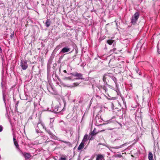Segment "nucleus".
I'll use <instances>...</instances> for the list:
<instances>
[{
    "instance_id": "f257e3e1",
    "label": "nucleus",
    "mask_w": 160,
    "mask_h": 160,
    "mask_svg": "<svg viewBox=\"0 0 160 160\" xmlns=\"http://www.w3.org/2000/svg\"><path fill=\"white\" fill-rule=\"evenodd\" d=\"M139 14L138 12H136L132 17L131 22L134 24L138 20L139 17Z\"/></svg>"
},
{
    "instance_id": "f03ea898",
    "label": "nucleus",
    "mask_w": 160,
    "mask_h": 160,
    "mask_svg": "<svg viewBox=\"0 0 160 160\" xmlns=\"http://www.w3.org/2000/svg\"><path fill=\"white\" fill-rule=\"evenodd\" d=\"M27 61H21L20 63V66L22 69L23 70H26L28 67V65L27 64Z\"/></svg>"
},
{
    "instance_id": "7ed1b4c3",
    "label": "nucleus",
    "mask_w": 160,
    "mask_h": 160,
    "mask_svg": "<svg viewBox=\"0 0 160 160\" xmlns=\"http://www.w3.org/2000/svg\"><path fill=\"white\" fill-rule=\"evenodd\" d=\"M70 51V48L68 47H65L62 48L61 52L65 53L68 52Z\"/></svg>"
},
{
    "instance_id": "20e7f679",
    "label": "nucleus",
    "mask_w": 160,
    "mask_h": 160,
    "mask_svg": "<svg viewBox=\"0 0 160 160\" xmlns=\"http://www.w3.org/2000/svg\"><path fill=\"white\" fill-rule=\"evenodd\" d=\"M71 74L75 77H78L77 79H82V75L81 73H76L75 74L71 73Z\"/></svg>"
},
{
    "instance_id": "39448f33",
    "label": "nucleus",
    "mask_w": 160,
    "mask_h": 160,
    "mask_svg": "<svg viewBox=\"0 0 160 160\" xmlns=\"http://www.w3.org/2000/svg\"><path fill=\"white\" fill-rule=\"evenodd\" d=\"M96 160H104L103 156L101 154L97 155Z\"/></svg>"
},
{
    "instance_id": "423d86ee",
    "label": "nucleus",
    "mask_w": 160,
    "mask_h": 160,
    "mask_svg": "<svg viewBox=\"0 0 160 160\" xmlns=\"http://www.w3.org/2000/svg\"><path fill=\"white\" fill-rule=\"evenodd\" d=\"M53 110L55 112H59L61 110V109L58 106H56L54 108Z\"/></svg>"
},
{
    "instance_id": "0eeeda50",
    "label": "nucleus",
    "mask_w": 160,
    "mask_h": 160,
    "mask_svg": "<svg viewBox=\"0 0 160 160\" xmlns=\"http://www.w3.org/2000/svg\"><path fill=\"white\" fill-rule=\"evenodd\" d=\"M84 143L85 142H82L80 144V145L78 146V150H81V149H82L84 146Z\"/></svg>"
},
{
    "instance_id": "6e6552de",
    "label": "nucleus",
    "mask_w": 160,
    "mask_h": 160,
    "mask_svg": "<svg viewBox=\"0 0 160 160\" xmlns=\"http://www.w3.org/2000/svg\"><path fill=\"white\" fill-rule=\"evenodd\" d=\"M38 127H39L40 128H42L44 129H46V128L44 124L42 122L38 123Z\"/></svg>"
},
{
    "instance_id": "1a4fd4ad",
    "label": "nucleus",
    "mask_w": 160,
    "mask_h": 160,
    "mask_svg": "<svg viewBox=\"0 0 160 160\" xmlns=\"http://www.w3.org/2000/svg\"><path fill=\"white\" fill-rule=\"evenodd\" d=\"M88 137V135L87 134L85 135L82 141L85 143L86 142L87 140Z\"/></svg>"
},
{
    "instance_id": "9d476101",
    "label": "nucleus",
    "mask_w": 160,
    "mask_h": 160,
    "mask_svg": "<svg viewBox=\"0 0 160 160\" xmlns=\"http://www.w3.org/2000/svg\"><path fill=\"white\" fill-rule=\"evenodd\" d=\"M148 159L149 160H152L153 155L152 153L149 152L148 154Z\"/></svg>"
},
{
    "instance_id": "9b49d317",
    "label": "nucleus",
    "mask_w": 160,
    "mask_h": 160,
    "mask_svg": "<svg viewBox=\"0 0 160 160\" xmlns=\"http://www.w3.org/2000/svg\"><path fill=\"white\" fill-rule=\"evenodd\" d=\"M13 141L15 145L16 146V147L18 148V143L17 142L15 138L13 137Z\"/></svg>"
},
{
    "instance_id": "f8f14e48",
    "label": "nucleus",
    "mask_w": 160,
    "mask_h": 160,
    "mask_svg": "<svg viewBox=\"0 0 160 160\" xmlns=\"http://www.w3.org/2000/svg\"><path fill=\"white\" fill-rule=\"evenodd\" d=\"M24 156L26 159H28L30 157V155L28 153H26L24 154Z\"/></svg>"
},
{
    "instance_id": "ddd939ff",
    "label": "nucleus",
    "mask_w": 160,
    "mask_h": 160,
    "mask_svg": "<svg viewBox=\"0 0 160 160\" xmlns=\"http://www.w3.org/2000/svg\"><path fill=\"white\" fill-rule=\"evenodd\" d=\"M47 27H48L49 26L50 24V22L49 19H48L45 23Z\"/></svg>"
},
{
    "instance_id": "4468645a",
    "label": "nucleus",
    "mask_w": 160,
    "mask_h": 160,
    "mask_svg": "<svg viewBox=\"0 0 160 160\" xmlns=\"http://www.w3.org/2000/svg\"><path fill=\"white\" fill-rule=\"evenodd\" d=\"M114 40H108L107 41V43L109 45H111L114 42Z\"/></svg>"
},
{
    "instance_id": "2eb2a0df",
    "label": "nucleus",
    "mask_w": 160,
    "mask_h": 160,
    "mask_svg": "<svg viewBox=\"0 0 160 160\" xmlns=\"http://www.w3.org/2000/svg\"><path fill=\"white\" fill-rule=\"evenodd\" d=\"M72 77H65L63 78V79L64 80H72Z\"/></svg>"
},
{
    "instance_id": "dca6fc26",
    "label": "nucleus",
    "mask_w": 160,
    "mask_h": 160,
    "mask_svg": "<svg viewBox=\"0 0 160 160\" xmlns=\"http://www.w3.org/2000/svg\"><path fill=\"white\" fill-rule=\"evenodd\" d=\"M95 129H94L93 131L91 133V135L92 136H93L95 135L97 133H95Z\"/></svg>"
},
{
    "instance_id": "f3484780",
    "label": "nucleus",
    "mask_w": 160,
    "mask_h": 160,
    "mask_svg": "<svg viewBox=\"0 0 160 160\" xmlns=\"http://www.w3.org/2000/svg\"><path fill=\"white\" fill-rule=\"evenodd\" d=\"M111 121L110 120H108V121H106L105 122V123H103L102 124L103 125H105L107 124H108L109 123H110L111 122Z\"/></svg>"
},
{
    "instance_id": "a211bd4d",
    "label": "nucleus",
    "mask_w": 160,
    "mask_h": 160,
    "mask_svg": "<svg viewBox=\"0 0 160 160\" xmlns=\"http://www.w3.org/2000/svg\"><path fill=\"white\" fill-rule=\"evenodd\" d=\"M124 145H125L124 144H123L120 146H116L115 148L116 149H118V148H122Z\"/></svg>"
},
{
    "instance_id": "6ab92c4d",
    "label": "nucleus",
    "mask_w": 160,
    "mask_h": 160,
    "mask_svg": "<svg viewBox=\"0 0 160 160\" xmlns=\"http://www.w3.org/2000/svg\"><path fill=\"white\" fill-rule=\"evenodd\" d=\"M112 79L113 80V81H114V82H115V83L116 84L117 79H116V78L114 77H112Z\"/></svg>"
},
{
    "instance_id": "aec40b11",
    "label": "nucleus",
    "mask_w": 160,
    "mask_h": 160,
    "mask_svg": "<svg viewBox=\"0 0 160 160\" xmlns=\"http://www.w3.org/2000/svg\"><path fill=\"white\" fill-rule=\"evenodd\" d=\"M59 160H66V159L65 158L61 157L60 158Z\"/></svg>"
},
{
    "instance_id": "412c9836",
    "label": "nucleus",
    "mask_w": 160,
    "mask_h": 160,
    "mask_svg": "<svg viewBox=\"0 0 160 160\" xmlns=\"http://www.w3.org/2000/svg\"><path fill=\"white\" fill-rule=\"evenodd\" d=\"M48 133L50 135H52V133L50 131H48Z\"/></svg>"
},
{
    "instance_id": "4be33fe9",
    "label": "nucleus",
    "mask_w": 160,
    "mask_h": 160,
    "mask_svg": "<svg viewBox=\"0 0 160 160\" xmlns=\"http://www.w3.org/2000/svg\"><path fill=\"white\" fill-rule=\"evenodd\" d=\"M2 130V127L1 126H0V132H1Z\"/></svg>"
},
{
    "instance_id": "5701e85b",
    "label": "nucleus",
    "mask_w": 160,
    "mask_h": 160,
    "mask_svg": "<svg viewBox=\"0 0 160 160\" xmlns=\"http://www.w3.org/2000/svg\"><path fill=\"white\" fill-rule=\"evenodd\" d=\"M107 75V74H105L103 76V79H104L105 78H106V76Z\"/></svg>"
},
{
    "instance_id": "b1692460",
    "label": "nucleus",
    "mask_w": 160,
    "mask_h": 160,
    "mask_svg": "<svg viewBox=\"0 0 160 160\" xmlns=\"http://www.w3.org/2000/svg\"><path fill=\"white\" fill-rule=\"evenodd\" d=\"M0 53H2V50L1 48V47H0Z\"/></svg>"
},
{
    "instance_id": "393cba45",
    "label": "nucleus",
    "mask_w": 160,
    "mask_h": 160,
    "mask_svg": "<svg viewBox=\"0 0 160 160\" xmlns=\"http://www.w3.org/2000/svg\"><path fill=\"white\" fill-rule=\"evenodd\" d=\"M63 72H65V73H66L67 72V71L66 70H64V71H63Z\"/></svg>"
},
{
    "instance_id": "a878e982",
    "label": "nucleus",
    "mask_w": 160,
    "mask_h": 160,
    "mask_svg": "<svg viewBox=\"0 0 160 160\" xmlns=\"http://www.w3.org/2000/svg\"><path fill=\"white\" fill-rule=\"evenodd\" d=\"M104 131H105V130H102L100 132Z\"/></svg>"
},
{
    "instance_id": "bb28decb",
    "label": "nucleus",
    "mask_w": 160,
    "mask_h": 160,
    "mask_svg": "<svg viewBox=\"0 0 160 160\" xmlns=\"http://www.w3.org/2000/svg\"><path fill=\"white\" fill-rule=\"evenodd\" d=\"M3 99L4 100L5 98H4V96H3Z\"/></svg>"
},
{
    "instance_id": "cd10ccee",
    "label": "nucleus",
    "mask_w": 160,
    "mask_h": 160,
    "mask_svg": "<svg viewBox=\"0 0 160 160\" xmlns=\"http://www.w3.org/2000/svg\"><path fill=\"white\" fill-rule=\"evenodd\" d=\"M64 143H66V142H63Z\"/></svg>"
}]
</instances>
